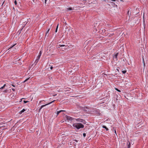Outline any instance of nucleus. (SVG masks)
<instances>
[{"mask_svg": "<svg viewBox=\"0 0 148 148\" xmlns=\"http://www.w3.org/2000/svg\"><path fill=\"white\" fill-rule=\"evenodd\" d=\"M73 126L75 128L77 129L83 128L84 127V125L80 123H74L73 124Z\"/></svg>", "mask_w": 148, "mask_h": 148, "instance_id": "1", "label": "nucleus"}, {"mask_svg": "<svg viewBox=\"0 0 148 148\" xmlns=\"http://www.w3.org/2000/svg\"><path fill=\"white\" fill-rule=\"evenodd\" d=\"M60 47H61L60 49L62 50L63 51H65L69 49V47L67 46V45L66 46L65 45H61Z\"/></svg>", "mask_w": 148, "mask_h": 148, "instance_id": "2", "label": "nucleus"}, {"mask_svg": "<svg viewBox=\"0 0 148 148\" xmlns=\"http://www.w3.org/2000/svg\"><path fill=\"white\" fill-rule=\"evenodd\" d=\"M65 117L66 118V119L70 121H72L75 120V118L72 117L70 116H68L66 115L65 116Z\"/></svg>", "mask_w": 148, "mask_h": 148, "instance_id": "3", "label": "nucleus"}, {"mask_svg": "<svg viewBox=\"0 0 148 148\" xmlns=\"http://www.w3.org/2000/svg\"><path fill=\"white\" fill-rule=\"evenodd\" d=\"M75 120L77 121L82 122L83 124H86V123L85 121L83 119H77Z\"/></svg>", "mask_w": 148, "mask_h": 148, "instance_id": "4", "label": "nucleus"}, {"mask_svg": "<svg viewBox=\"0 0 148 148\" xmlns=\"http://www.w3.org/2000/svg\"><path fill=\"white\" fill-rule=\"evenodd\" d=\"M55 101V100H54L53 101H52L47 104H46L45 105H42L41 106L40 108V109H39V111H40L44 107H45L47 105H48L51 104L52 103L54 102Z\"/></svg>", "mask_w": 148, "mask_h": 148, "instance_id": "5", "label": "nucleus"}, {"mask_svg": "<svg viewBox=\"0 0 148 148\" xmlns=\"http://www.w3.org/2000/svg\"><path fill=\"white\" fill-rule=\"evenodd\" d=\"M119 53H117L115 54L114 55V56H113V59L114 60L117 61L118 60L117 56L118 55Z\"/></svg>", "mask_w": 148, "mask_h": 148, "instance_id": "6", "label": "nucleus"}, {"mask_svg": "<svg viewBox=\"0 0 148 148\" xmlns=\"http://www.w3.org/2000/svg\"><path fill=\"white\" fill-rule=\"evenodd\" d=\"M88 108L87 107H80V109L83 110L84 111L86 112L87 111V109H88Z\"/></svg>", "mask_w": 148, "mask_h": 148, "instance_id": "7", "label": "nucleus"}, {"mask_svg": "<svg viewBox=\"0 0 148 148\" xmlns=\"http://www.w3.org/2000/svg\"><path fill=\"white\" fill-rule=\"evenodd\" d=\"M41 54H42L41 52V51H40V52H39V55L38 56H37V58H38V59H40V56L41 55Z\"/></svg>", "mask_w": 148, "mask_h": 148, "instance_id": "8", "label": "nucleus"}, {"mask_svg": "<svg viewBox=\"0 0 148 148\" xmlns=\"http://www.w3.org/2000/svg\"><path fill=\"white\" fill-rule=\"evenodd\" d=\"M39 59H38V58H36L35 62H34V64H36L38 62Z\"/></svg>", "mask_w": 148, "mask_h": 148, "instance_id": "9", "label": "nucleus"}, {"mask_svg": "<svg viewBox=\"0 0 148 148\" xmlns=\"http://www.w3.org/2000/svg\"><path fill=\"white\" fill-rule=\"evenodd\" d=\"M50 29V28H49L48 29V30L47 31V32H46V34H45V36H48V32H49Z\"/></svg>", "mask_w": 148, "mask_h": 148, "instance_id": "10", "label": "nucleus"}, {"mask_svg": "<svg viewBox=\"0 0 148 148\" xmlns=\"http://www.w3.org/2000/svg\"><path fill=\"white\" fill-rule=\"evenodd\" d=\"M25 111V109H23L22 110L20 111L19 112V114H22L23 112H24V111Z\"/></svg>", "mask_w": 148, "mask_h": 148, "instance_id": "11", "label": "nucleus"}, {"mask_svg": "<svg viewBox=\"0 0 148 148\" xmlns=\"http://www.w3.org/2000/svg\"><path fill=\"white\" fill-rule=\"evenodd\" d=\"M73 9V8H66L67 10H72Z\"/></svg>", "mask_w": 148, "mask_h": 148, "instance_id": "12", "label": "nucleus"}, {"mask_svg": "<svg viewBox=\"0 0 148 148\" xmlns=\"http://www.w3.org/2000/svg\"><path fill=\"white\" fill-rule=\"evenodd\" d=\"M102 127L103 128L105 129L106 131H108L109 130L107 128V127L105 125H103L102 126Z\"/></svg>", "mask_w": 148, "mask_h": 148, "instance_id": "13", "label": "nucleus"}, {"mask_svg": "<svg viewBox=\"0 0 148 148\" xmlns=\"http://www.w3.org/2000/svg\"><path fill=\"white\" fill-rule=\"evenodd\" d=\"M143 66H144V69L145 65V61H144V60L143 58Z\"/></svg>", "mask_w": 148, "mask_h": 148, "instance_id": "14", "label": "nucleus"}, {"mask_svg": "<svg viewBox=\"0 0 148 148\" xmlns=\"http://www.w3.org/2000/svg\"><path fill=\"white\" fill-rule=\"evenodd\" d=\"M130 11V9L128 10L127 13L128 15V16H129V17L130 16V15H131V13H130L129 14Z\"/></svg>", "mask_w": 148, "mask_h": 148, "instance_id": "15", "label": "nucleus"}, {"mask_svg": "<svg viewBox=\"0 0 148 148\" xmlns=\"http://www.w3.org/2000/svg\"><path fill=\"white\" fill-rule=\"evenodd\" d=\"M6 86V84H4L3 86L0 88V89H3Z\"/></svg>", "mask_w": 148, "mask_h": 148, "instance_id": "16", "label": "nucleus"}, {"mask_svg": "<svg viewBox=\"0 0 148 148\" xmlns=\"http://www.w3.org/2000/svg\"><path fill=\"white\" fill-rule=\"evenodd\" d=\"M58 25H57V26L56 27V29L55 30L56 32H57V30H58Z\"/></svg>", "mask_w": 148, "mask_h": 148, "instance_id": "17", "label": "nucleus"}, {"mask_svg": "<svg viewBox=\"0 0 148 148\" xmlns=\"http://www.w3.org/2000/svg\"><path fill=\"white\" fill-rule=\"evenodd\" d=\"M16 45V44H14V45H12V46H11V47L9 49H8V50L9 49H11V48H13Z\"/></svg>", "mask_w": 148, "mask_h": 148, "instance_id": "18", "label": "nucleus"}, {"mask_svg": "<svg viewBox=\"0 0 148 148\" xmlns=\"http://www.w3.org/2000/svg\"><path fill=\"white\" fill-rule=\"evenodd\" d=\"M60 113V111H57L56 112V114H57V116H58V115Z\"/></svg>", "mask_w": 148, "mask_h": 148, "instance_id": "19", "label": "nucleus"}, {"mask_svg": "<svg viewBox=\"0 0 148 148\" xmlns=\"http://www.w3.org/2000/svg\"><path fill=\"white\" fill-rule=\"evenodd\" d=\"M29 78H30V77H29V78L26 79L24 81V82H23V83H24V82H26V81H27L29 79Z\"/></svg>", "mask_w": 148, "mask_h": 148, "instance_id": "20", "label": "nucleus"}, {"mask_svg": "<svg viewBox=\"0 0 148 148\" xmlns=\"http://www.w3.org/2000/svg\"><path fill=\"white\" fill-rule=\"evenodd\" d=\"M126 70L122 71V72L123 74H125V73H126Z\"/></svg>", "mask_w": 148, "mask_h": 148, "instance_id": "21", "label": "nucleus"}, {"mask_svg": "<svg viewBox=\"0 0 148 148\" xmlns=\"http://www.w3.org/2000/svg\"><path fill=\"white\" fill-rule=\"evenodd\" d=\"M10 84V85H11L12 86H13V87H15V86L14 84H13L12 83V82L11 83V84Z\"/></svg>", "mask_w": 148, "mask_h": 148, "instance_id": "22", "label": "nucleus"}, {"mask_svg": "<svg viewBox=\"0 0 148 148\" xmlns=\"http://www.w3.org/2000/svg\"><path fill=\"white\" fill-rule=\"evenodd\" d=\"M129 143L128 144V143H127V144H128V147H128V148H129L130 147V142H129Z\"/></svg>", "mask_w": 148, "mask_h": 148, "instance_id": "23", "label": "nucleus"}, {"mask_svg": "<svg viewBox=\"0 0 148 148\" xmlns=\"http://www.w3.org/2000/svg\"><path fill=\"white\" fill-rule=\"evenodd\" d=\"M27 22L25 21V22H24V24L23 25H25L27 23Z\"/></svg>", "mask_w": 148, "mask_h": 148, "instance_id": "24", "label": "nucleus"}, {"mask_svg": "<svg viewBox=\"0 0 148 148\" xmlns=\"http://www.w3.org/2000/svg\"><path fill=\"white\" fill-rule=\"evenodd\" d=\"M7 92V90H4L3 91V92H5V93H6Z\"/></svg>", "mask_w": 148, "mask_h": 148, "instance_id": "25", "label": "nucleus"}, {"mask_svg": "<svg viewBox=\"0 0 148 148\" xmlns=\"http://www.w3.org/2000/svg\"><path fill=\"white\" fill-rule=\"evenodd\" d=\"M86 134L84 133L83 134V136L84 137H85L86 136Z\"/></svg>", "mask_w": 148, "mask_h": 148, "instance_id": "26", "label": "nucleus"}, {"mask_svg": "<svg viewBox=\"0 0 148 148\" xmlns=\"http://www.w3.org/2000/svg\"><path fill=\"white\" fill-rule=\"evenodd\" d=\"M14 3L15 4V5H17V2H16V0H15L14 1Z\"/></svg>", "mask_w": 148, "mask_h": 148, "instance_id": "27", "label": "nucleus"}, {"mask_svg": "<svg viewBox=\"0 0 148 148\" xmlns=\"http://www.w3.org/2000/svg\"><path fill=\"white\" fill-rule=\"evenodd\" d=\"M115 90H117V91H119V92H120L121 91L120 90H118L117 88H115Z\"/></svg>", "mask_w": 148, "mask_h": 148, "instance_id": "28", "label": "nucleus"}, {"mask_svg": "<svg viewBox=\"0 0 148 148\" xmlns=\"http://www.w3.org/2000/svg\"><path fill=\"white\" fill-rule=\"evenodd\" d=\"M61 45H59L58 47V48H60V49L61 48V47H60V46H61Z\"/></svg>", "mask_w": 148, "mask_h": 148, "instance_id": "29", "label": "nucleus"}, {"mask_svg": "<svg viewBox=\"0 0 148 148\" xmlns=\"http://www.w3.org/2000/svg\"><path fill=\"white\" fill-rule=\"evenodd\" d=\"M73 140L76 142V143H77L78 142V140H77L75 139Z\"/></svg>", "mask_w": 148, "mask_h": 148, "instance_id": "30", "label": "nucleus"}, {"mask_svg": "<svg viewBox=\"0 0 148 148\" xmlns=\"http://www.w3.org/2000/svg\"><path fill=\"white\" fill-rule=\"evenodd\" d=\"M23 102H24V103H26L28 102V101H24Z\"/></svg>", "mask_w": 148, "mask_h": 148, "instance_id": "31", "label": "nucleus"}, {"mask_svg": "<svg viewBox=\"0 0 148 148\" xmlns=\"http://www.w3.org/2000/svg\"><path fill=\"white\" fill-rule=\"evenodd\" d=\"M59 111H60V112H62L65 111L63 110H60Z\"/></svg>", "mask_w": 148, "mask_h": 148, "instance_id": "32", "label": "nucleus"}, {"mask_svg": "<svg viewBox=\"0 0 148 148\" xmlns=\"http://www.w3.org/2000/svg\"><path fill=\"white\" fill-rule=\"evenodd\" d=\"M12 90L14 91H15V89L13 88H12Z\"/></svg>", "mask_w": 148, "mask_h": 148, "instance_id": "33", "label": "nucleus"}, {"mask_svg": "<svg viewBox=\"0 0 148 148\" xmlns=\"http://www.w3.org/2000/svg\"><path fill=\"white\" fill-rule=\"evenodd\" d=\"M53 69V67L52 66L50 67V69L51 70H52Z\"/></svg>", "mask_w": 148, "mask_h": 148, "instance_id": "34", "label": "nucleus"}, {"mask_svg": "<svg viewBox=\"0 0 148 148\" xmlns=\"http://www.w3.org/2000/svg\"><path fill=\"white\" fill-rule=\"evenodd\" d=\"M111 1H116V0H111Z\"/></svg>", "mask_w": 148, "mask_h": 148, "instance_id": "35", "label": "nucleus"}, {"mask_svg": "<svg viewBox=\"0 0 148 148\" xmlns=\"http://www.w3.org/2000/svg\"><path fill=\"white\" fill-rule=\"evenodd\" d=\"M47 0H45V3H46V1Z\"/></svg>", "mask_w": 148, "mask_h": 148, "instance_id": "36", "label": "nucleus"}, {"mask_svg": "<svg viewBox=\"0 0 148 148\" xmlns=\"http://www.w3.org/2000/svg\"><path fill=\"white\" fill-rule=\"evenodd\" d=\"M42 101H40V102H39V103H40Z\"/></svg>", "mask_w": 148, "mask_h": 148, "instance_id": "37", "label": "nucleus"}, {"mask_svg": "<svg viewBox=\"0 0 148 148\" xmlns=\"http://www.w3.org/2000/svg\"><path fill=\"white\" fill-rule=\"evenodd\" d=\"M115 133L116 134V131H115Z\"/></svg>", "mask_w": 148, "mask_h": 148, "instance_id": "38", "label": "nucleus"}, {"mask_svg": "<svg viewBox=\"0 0 148 148\" xmlns=\"http://www.w3.org/2000/svg\"><path fill=\"white\" fill-rule=\"evenodd\" d=\"M112 34V35H113V34Z\"/></svg>", "mask_w": 148, "mask_h": 148, "instance_id": "39", "label": "nucleus"}]
</instances>
